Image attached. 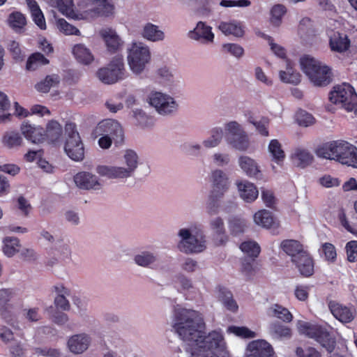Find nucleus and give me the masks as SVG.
Listing matches in <instances>:
<instances>
[{
    "instance_id": "nucleus-1",
    "label": "nucleus",
    "mask_w": 357,
    "mask_h": 357,
    "mask_svg": "<svg viewBox=\"0 0 357 357\" xmlns=\"http://www.w3.org/2000/svg\"><path fill=\"white\" fill-rule=\"evenodd\" d=\"M172 326L179 337L186 342L187 357H231L220 329L204 332L206 324L199 311L177 307L174 311Z\"/></svg>"
},
{
    "instance_id": "nucleus-2",
    "label": "nucleus",
    "mask_w": 357,
    "mask_h": 357,
    "mask_svg": "<svg viewBox=\"0 0 357 357\" xmlns=\"http://www.w3.org/2000/svg\"><path fill=\"white\" fill-rule=\"evenodd\" d=\"M139 165V157L136 151L126 149L123 152L121 165L111 166L100 165L96 168V173L100 176L112 179H123L130 177Z\"/></svg>"
},
{
    "instance_id": "nucleus-3",
    "label": "nucleus",
    "mask_w": 357,
    "mask_h": 357,
    "mask_svg": "<svg viewBox=\"0 0 357 357\" xmlns=\"http://www.w3.org/2000/svg\"><path fill=\"white\" fill-rule=\"evenodd\" d=\"M178 249L185 254L202 252L206 248V240L199 225H190L179 229Z\"/></svg>"
},
{
    "instance_id": "nucleus-4",
    "label": "nucleus",
    "mask_w": 357,
    "mask_h": 357,
    "mask_svg": "<svg viewBox=\"0 0 357 357\" xmlns=\"http://www.w3.org/2000/svg\"><path fill=\"white\" fill-rule=\"evenodd\" d=\"M300 66L303 72L315 86H326L331 82V69L325 63L310 55H304L301 57Z\"/></svg>"
},
{
    "instance_id": "nucleus-5",
    "label": "nucleus",
    "mask_w": 357,
    "mask_h": 357,
    "mask_svg": "<svg viewBox=\"0 0 357 357\" xmlns=\"http://www.w3.org/2000/svg\"><path fill=\"white\" fill-rule=\"evenodd\" d=\"M209 181L211 184L208 202L207 204L208 213L211 215L216 214L220 207V201L230 185L229 176L220 169L213 170L209 175Z\"/></svg>"
},
{
    "instance_id": "nucleus-6",
    "label": "nucleus",
    "mask_w": 357,
    "mask_h": 357,
    "mask_svg": "<svg viewBox=\"0 0 357 357\" xmlns=\"http://www.w3.org/2000/svg\"><path fill=\"white\" fill-rule=\"evenodd\" d=\"M151 53L149 47L142 42H133L127 48V63L135 75H142L150 63Z\"/></svg>"
},
{
    "instance_id": "nucleus-7",
    "label": "nucleus",
    "mask_w": 357,
    "mask_h": 357,
    "mask_svg": "<svg viewBox=\"0 0 357 357\" xmlns=\"http://www.w3.org/2000/svg\"><path fill=\"white\" fill-rule=\"evenodd\" d=\"M354 146V145L347 141H333L319 146L316 151V154L319 158L335 160L347 165Z\"/></svg>"
},
{
    "instance_id": "nucleus-8",
    "label": "nucleus",
    "mask_w": 357,
    "mask_h": 357,
    "mask_svg": "<svg viewBox=\"0 0 357 357\" xmlns=\"http://www.w3.org/2000/svg\"><path fill=\"white\" fill-rule=\"evenodd\" d=\"M146 101L162 116H173L179 108V103L175 97L160 90L151 91L147 96Z\"/></svg>"
},
{
    "instance_id": "nucleus-9",
    "label": "nucleus",
    "mask_w": 357,
    "mask_h": 357,
    "mask_svg": "<svg viewBox=\"0 0 357 357\" xmlns=\"http://www.w3.org/2000/svg\"><path fill=\"white\" fill-rule=\"evenodd\" d=\"M223 132L228 145L235 150L246 151L250 145L249 137L242 124L229 121L224 124Z\"/></svg>"
},
{
    "instance_id": "nucleus-10",
    "label": "nucleus",
    "mask_w": 357,
    "mask_h": 357,
    "mask_svg": "<svg viewBox=\"0 0 357 357\" xmlns=\"http://www.w3.org/2000/svg\"><path fill=\"white\" fill-rule=\"evenodd\" d=\"M329 100L347 112L356 113L357 94L354 87L348 83L335 86L329 93Z\"/></svg>"
},
{
    "instance_id": "nucleus-11",
    "label": "nucleus",
    "mask_w": 357,
    "mask_h": 357,
    "mask_svg": "<svg viewBox=\"0 0 357 357\" xmlns=\"http://www.w3.org/2000/svg\"><path fill=\"white\" fill-rule=\"evenodd\" d=\"M99 80L107 84H112L127 77L123 56L117 54L105 67L100 68L96 73Z\"/></svg>"
},
{
    "instance_id": "nucleus-12",
    "label": "nucleus",
    "mask_w": 357,
    "mask_h": 357,
    "mask_svg": "<svg viewBox=\"0 0 357 357\" xmlns=\"http://www.w3.org/2000/svg\"><path fill=\"white\" fill-rule=\"evenodd\" d=\"M297 328L301 334L315 340L329 353L335 348V340L326 328L312 323L298 321Z\"/></svg>"
},
{
    "instance_id": "nucleus-13",
    "label": "nucleus",
    "mask_w": 357,
    "mask_h": 357,
    "mask_svg": "<svg viewBox=\"0 0 357 357\" xmlns=\"http://www.w3.org/2000/svg\"><path fill=\"white\" fill-rule=\"evenodd\" d=\"M66 142L64 151L67 155L75 161H80L84 158V148L81 140L76 125L67 123L65 125Z\"/></svg>"
},
{
    "instance_id": "nucleus-14",
    "label": "nucleus",
    "mask_w": 357,
    "mask_h": 357,
    "mask_svg": "<svg viewBox=\"0 0 357 357\" xmlns=\"http://www.w3.org/2000/svg\"><path fill=\"white\" fill-rule=\"evenodd\" d=\"M47 3L56 8L63 15L75 20H84L87 18L89 14L84 12L78 7L75 8L73 0H46Z\"/></svg>"
},
{
    "instance_id": "nucleus-15",
    "label": "nucleus",
    "mask_w": 357,
    "mask_h": 357,
    "mask_svg": "<svg viewBox=\"0 0 357 357\" xmlns=\"http://www.w3.org/2000/svg\"><path fill=\"white\" fill-rule=\"evenodd\" d=\"M187 36L192 40L204 45L213 43L215 39L213 28L203 21L197 22L195 26L188 32Z\"/></svg>"
},
{
    "instance_id": "nucleus-16",
    "label": "nucleus",
    "mask_w": 357,
    "mask_h": 357,
    "mask_svg": "<svg viewBox=\"0 0 357 357\" xmlns=\"http://www.w3.org/2000/svg\"><path fill=\"white\" fill-rule=\"evenodd\" d=\"M96 135H108L114 139L115 144L122 142L123 132L120 123L113 119H105L100 121L95 130Z\"/></svg>"
},
{
    "instance_id": "nucleus-17",
    "label": "nucleus",
    "mask_w": 357,
    "mask_h": 357,
    "mask_svg": "<svg viewBox=\"0 0 357 357\" xmlns=\"http://www.w3.org/2000/svg\"><path fill=\"white\" fill-rule=\"evenodd\" d=\"M75 185L82 190H99L102 187L100 179L96 174L89 172H79L73 178Z\"/></svg>"
},
{
    "instance_id": "nucleus-18",
    "label": "nucleus",
    "mask_w": 357,
    "mask_h": 357,
    "mask_svg": "<svg viewBox=\"0 0 357 357\" xmlns=\"http://www.w3.org/2000/svg\"><path fill=\"white\" fill-rule=\"evenodd\" d=\"M156 76L163 86L172 89L180 83V76L177 69L173 66L163 65L156 70Z\"/></svg>"
},
{
    "instance_id": "nucleus-19",
    "label": "nucleus",
    "mask_w": 357,
    "mask_h": 357,
    "mask_svg": "<svg viewBox=\"0 0 357 357\" xmlns=\"http://www.w3.org/2000/svg\"><path fill=\"white\" fill-rule=\"evenodd\" d=\"M99 35L102 39L108 52L114 54L123 48V41L114 29L110 27L102 28L99 31Z\"/></svg>"
},
{
    "instance_id": "nucleus-20",
    "label": "nucleus",
    "mask_w": 357,
    "mask_h": 357,
    "mask_svg": "<svg viewBox=\"0 0 357 357\" xmlns=\"http://www.w3.org/2000/svg\"><path fill=\"white\" fill-rule=\"evenodd\" d=\"M329 309L334 317L342 324L351 323L356 315V308L351 305L330 302Z\"/></svg>"
},
{
    "instance_id": "nucleus-21",
    "label": "nucleus",
    "mask_w": 357,
    "mask_h": 357,
    "mask_svg": "<svg viewBox=\"0 0 357 357\" xmlns=\"http://www.w3.org/2000/svg\"><path fill=\"white\" fill-rule=\"evenodd\" d=\"M20 129L22 137L31 143L38 144L44 142V129L40 126L24 121L20 124Z\"/></svg>"
},
{
    "instance_id": "nucleus-22",
    "label": "nucleus",
    "mask_w": 357,
    "mask_h": 357,
    "mask_svg": "<svg viewBox=\"0 0 357 357\" xmlns=\"http://www.w3.org/2000/svg\"><path fill=\"white\" fill-rule=\"evenodd\" d=\"M289 159L294 166L305 169L312 165L314 156L309 149L297 146L291 150Z\"/></svg>"
},
{
    "instance_id": "nucleus-23",
    "label": "nucleus",
    "mask_w": 357,
    "mask_h": 357,
    "mask_svg": "<svg viewBox=\"0 0 357 357\" xmlns=\"http://www.w3.org/2000/svg\"><path fill=\"white\" fill-rule=\"evenodd\" d=\"M238 165L246 176L255 178H261L262 174L259 164L250 156L240 155L238 158Z\"/></svg>"
},
{
    "instance_id": "nucleus-24",
    "label": "nucleus",
    "mask_w": 357,
    "mask_h": 357,
    "mask_svg": "<svg viewBox=\"0 0 357 357\" xmlns=\"http://www.w3.org/2000/svg\"><path fill=\"white\" fill-rule=\"evenodd\" d=\"M253 221L259 227L273 231L280 226L278 219L271 211L266 209L257 211L253 215Z\"/></svg>"
},
{
    "instance_id": "nucleus-25",
    "label": "nucleus",
    "mask_w": 357,
    "mask_h": 357,
    "mask_svg": "<svg viewBox=\"0 0 357 357\" xmlns=\"http://www.w3.org/2000/svg\"><path fill=\"white\" fill-rule=\"evenodd\" d=\"M43 135L44 142L59 146L61 144L63 127L57 121L51 120L47 123Z\"/></svg>"
},
{
    "instance_id": "nucleus-26",
    "label": "nucleus",
    "mask_w": 357,
    "mask_h": 357,
    "mask_svg": "<svg viewBox=\"0 0 357 357\" xmlns=\"http://www.w3.org/2000/svg\"><path fill=\"white\" fill-rule=\"evenodd\" d=\"M240 197L247 203L253 202L259 195L257 186L247 180H241L236 182Z\"/></svg>"
},
{
    "instance_id": "nucleus-27",
    "label": "nucleus",
    "mask_w": 357,
    "mask_h": 357,
    "mask_svg": "<svg viewBox=\"0 0 357 357\" xmlns=\"http://www.w3.org/2000/svg\"><path fill=\"white\" fill-rule=\"evenodd\" d=\"M114 5L109 0H102L91 8L84 10V12H87L89 14V16L86 20H89L96 16L105 17H112L114 15Z\"/></svg>"
},
{
    "instance_id": "nucleus-28",
    "label": "nucleus",
    "mask_w": 357,
    "mask_h": 357,
    "mask_svg": "<svg viewBox=\"0 0 357 357\" xmlns=\"http://www.w3.org/2000/svg\"><path fill=\"white\" fill-rule=\"evenodd\" d=\"M329 46L333 52L342 53L348 50L350 47V40L348 36L338 31H328Z\"/></svg>"
},
{
    "instance_id": "nucleus-29",
    "label": "nucleus",
    "mask_w": 357,
    "mask_h": 357,
    "mask_svg": "<svg viewBox=\"0 0 357 357\" xmlns=\"http://www.w3.org/2000/svg\"><path fill=\"white\" fill-rule=\"evenodd\" d=\"M218 29L227 36H232L236 38H242L245 34L244 25L241 22L235 20L220 22Z\"/></svg>"
},
{
    "instance_id": "nucleus-30",
    "label": "nucleus",
    "mask_w": 357,
    "mask_h": 357,
    "mask_svg": "<svg viewBox=\"0 0 357 357\" xmlns=\"http://www.w3.org/2000/svg\"><path fill=\"white\" fill-rule=\"evenodd\" d=\"M141 35L146 40L158 43L165 39V33L160 27L151 22H146L142 29Z\"/></svg>"
},
{
    "instance_id": "nucleus-31",
    "label": "nucleus",
    "mask_w": 357,
    "mask_h": 357,
    "mask_svg": "<svg viewBox=\"0 0 357 357\" xmlns=\"http://www.w3.org/2000/svg\"><path fill=\"white\" fill-rule=\"evenodd\" d=\"M91 343V337L85 333L73 335L68 341L69 350L75 354L85 351Z\"/></svg>"
},
{
    "instance_id": "nucleus-32",
    "label": "nucleus",
    "mask_w": 357,
    "mask_h": 357,
    "mask_svg": "<svg viewBox=\"0 0 357 357\" xmlns=\"http://www.w3.org/2000/svg\"><path fill=\"white\" fill-rule=\"evenodd\" d=\"M1 142L2 146L8 150H17L24 144L21 132L17 130H8L2 135Z\"/></svg>"
},
{
    "instance_id": "nucleus-33",
    "label": "nucleus",
    "mask_w": 357,
    "mask_h": 357,
    "mask_svg": "<svg viewBox=\"0 0 357 357\" xmlns=\"http://www.w3.org/2000/svg\"><path fill=\"white\" fill-rule=\"evenodd\" d=\"M285 69L280 70L278 73L280 80L286 84L296 85L301 82L299 73L294 70L293 63L287 59L285 61Z\"/></svg>"
},
{
    "instance_id": "nucleus-34",
    "label": "nucleus",
    "mask_w": 357,
    "mask_h": 357,
    "mask_svg": "<svg viewBox=\"0 0 357 357\" xmlns=\"http://www.w3.org/2000/svg\"><path fill=\"white\" fill-rule=\"evenodd\" d=\"M246 349L261 357H272L274 351L272 346L264 340H257L250 342Z\"/></svg>"
},
{
    "instance_id": "nucleus-35",
    "label": "nucleus",
    "mask_w": 357,
    "mask_h": 357,
    "mask_svg": "<svg viewBox=\"0 0 357 357\" xmlns=\"http://www.w3.org/2000/svg\"><path fill=\"white\" fill-rule=\"evenodd\" d=\"M292 262L296 266L302 275L309 277L313 274L314 261L308 252L303 254L298 258H294Z\"/></svg>"
},
{
    "instance_id": "nucleus-36",
    "label": "nucleus",
    "mask_w": 357,
    "mask_h": 357,
    "mask_svg": "<svg viewBox=\"0 0 357 357\" xmlns=\"http://www.w3.org/2000/svg\"><path fill=\"white\" fill-rule=\"evenodd\" d=\"M268 152L272 162L279 166L282 165L286 158V154L282 144L278 139H274L269 142Z\"/></svg>"
},
{
    "instance_id": "nucleus-37",
    "label": "nucleus",
    "mask_w": 357,
    "mask_h": 357,
    "mask_svg": "<svg viewBox=\"0 0 357 357\" xmlns=\"http://www.w3.org/2000/svg\"><path fill=\"white\" fill-rule=\"evenodd\" d=\"M281 248L285 253L291 257V261L294 258H298L303 254L307 252L300 242L295 240H285L282 242Z\"/></svg>"
},
{
    "instance_id": "nucleus-38",
    "label": "nucleus",
    "mask_w": 357,
    "mask_h": 357,
    "mask_svg": "<svg viewBox=\"0 0 357 357\" xmlns=\"http://www.w3.org/2000/svg\"><path fill=\"white\" fill-rule=\"evenodd\" d=\"M73 54L79 63L84 65H89L94 60L91 51L84 44L74 45Z\"/></svg>"
},
{
    "instance_id": "nucleus-39",
    "label": "nucleus",
    "mask_w": 357,
    "mask_h": 357,
    "mask_svg": "<svg viewBox=\"0 0 357 357\" xmlns=\"http://www.w3.org/2000/svg\"><path fill=\"white\" fill-rule=\"evenodd\" d=\"M266 314L270 317H276L284 322L289 323L293 319L290 311L279 304H273L266 309Z\"/></svg>"
},
{
    "instance_id": "nucleus-40",
    "label": "nucleus",
    "mask_w": 357,
    "mask_h": 357,
    "mask_svg": "<svg viewBox=\"0 0 357 357\" xmlns=\"http://www.w3.org/2000/svg\"><path fill=\"white\" fill-rule=\"evenodd\" d=\"M223 135L222 128H213L209 132V136L202 141V146L206 149L216 148L221 144Z\"/></svg>"
},
{
    "instance_id": "nucleus-41",
    "label": "nucleus",
    "mask_w": 357,
    "mask_h": 357,
    "mask_svg": "<svg viewBox=\"0 0 357 357\" xmlns=\"http://www.w3.org/2000/svg\"><path fill=\"white\" fill-rule=\"evenodd\" d=\"M21 243L20 240L13 236H6L2 239V252L8 257H12L20 252Z\"/></svg>"
},
{
    "instance_id": "nucleus-42",
    "label": "nucleus",
    "mask_w": 357,
    "mask_h": 357,
    "mask_svg": "<svg viewBox=\"0 0 357 357\" xmlns=\"http://www.w3.org/2000/svg\"><path fill=\"white\" fill-rule=\"evenodd\" d=\"M298 32L303 40H307L317 35V29L310 18L304 17L300 21Z\"/></svg>"
},
{
    "instance_id": "nucleus-43",
    "label": "nucleus",
    "mask_w": 357,
    "mask_h": 357,
    "mask_svg": "<svg viewBox=\"0 0 357 357\" xmlns=\"http://www.w3.org/2000/svg\"><path fill=\"white\" fill-rule=\"evenodd\" d=\"M287 11V8L282 4L278 3L273 5L269 11L270 24L275 28L280 26Z\"/></svg>"
},
{
    "instance_id": "nucleus-44",
    "label": "nucleus",
    "mask_w": 357,
    "mask_h": 357,
    "mask_svg": "<svg viewBox=\"0 0 357 357\" xmlns=\"http://www.w3.org/2000/svg\"><path fill=\"white\" fill-rule=\"evenodd\" d=\"M209 227L220 243L226 242L225 227L223 220L220 217H213L209 220Z\"/></svg>"
},
{
    "instance_id": "nucleus-45",
    "label": "nucleus",
    "mask_w": 357,
    "mask_h": 357,
    "mask_svg": "<svg viewBox=\"0 0 357 357\" xmlns=\"http://www.w3.org/2000/svg\"><path fill=\"white\" fill-rule=\"evenodd\" d=\"M134 261L139 266L153 268L157 262V257L151 252L142 251L135 256Z\"/></svg>"
},
{
    "instance_id": "nucleus-46",
    "label": "nucleus",
    "mask_w": 357,
    "mask_h": 357,
    "mask_svg": "<svg viewBox=\"0 0 357 357\" xmlns=\"http://www.w3.org/2000/svg\"><path fill=\"white\" fill-rule=\"evenodd\" d=\"M8 26L16 33H20L26 24L25 16L20 12L11 13L8 17Z\"/></svg>"
},
{
    "instance_id": "nucleus-47",
    "label": "nucleus",
    "mask_w": 357,
    "mask_h": 357,
    "mask_svg": "<svg viewBox=\"0 0 357 357\" xmlns=\"http://www.w3.org/2000/svg\"><path fill=\"white\" fill-rule=\"evenodd\" d=\"M15 291L11 289H0V312L5 316L12 308L11 300L15 296Z\"/></svg>"
},
{
    "instance_id": "nucleus-48",
    "label": "nucleus",
    "mask_w": 357,
    "mask_h": 357,
    "mask_svg": "<svg viewBox=\"0 0 357 357\" xmlns=\"http://www.w3.org/2000/svg\"><path fill=\"white\" fill-rule=\"evenodd\" d=\"M268 330V333L276 338H286L291 336L290 328L278 321L270 323Z\"/></svg>"
},
{
    "instance_id": "nucleus-49",
    "label": "nucleus",
    "mask_w": 357,
    "mask_h": 357,
    "mask_svg": "<svg viewBox=\"0 0 357 357\" xmlns=\"http://www.w3.org/2000/svg\"><path fill=\"white\" fill-rule=\"evenodd\" d=\"M10 101L8 96L0 91V123H5L11 120L12 114L10 113Z\"/></svg>"
},
{
    "instance_id": "nucleus-50",
    "label": "nucleus",
    "mask_w": 357,
    "mask_h": 357,
    "mask_svg": "<svg viewBox=\"0 0 357 357\" xmlns=\"http://www.w3.org/2000/svg\"><path fill=\"white\" fill-rule=\"evenodd\" d=\"M317 183L323 188L335 189L340 186L341 180L335 176L325 173L317 178Z\"/></svg>"
},
{
    "instance_id": "nucleus-51",
    "label": "nucleus",
    "mask_w": 357,
    "mask_h": 357,
    "mask_svg": "<svg viewBox=\"0 0 357 357\" xmlns=\"http://www.w3.org/2000/svg\"><path fill=\"white\" fill-rule=\"evenodd\" d=\"M49 63V60L40 53H33L27 59L26 69L34 71L39 68Z\"/></svg>"
},
{
    "instance_id": "nucleus-52",
    "label": "nucleus",
    "mask_w": 357,
    "mask_h": 357,
    "mask_svg": "<svg viewBox=\"0 0 357 357\" xmlns=\"http://www.w3.org/2000/svg\"><path fill=\"white\" fill-rule=\"evenodd\" d=\"M59 81L60 79L58 75H48L43 80L38 82L35 85V89L39 92L47 93L52 87L56 86Z\"/></svg>"
},
{
    "instance_id": "nucleus-53",
    "label": "nucleus",
    "mask_w": 357,
    "mask_h": 357,
    "mask_svg": "<svg viewBox=\"0 0 357 357\" xmlns=\"http://www.w3.org/2000/svg\"><path fill=\"white\" fill-rule=\"evenodd\" d=\"M134 116L137 123L144 128H151L154 126L155 119L142 109L134 110Z\"/></svg>"
},
{
    "instance_id": "nucleus-54",
    "label": "nucleus",
    "mask_w": 357,
    "mask_h": 357,
    "mask_svg": "<svg viewBox=\"0 0 357 357\" xmlns=\"http://www.w3.org/2000/svg\"><path fill=\"white\" fill-rule=\"evenodd\" d=\"M227 333L241 338H253L256 337L255 332L245 326H230L227 328Z\"/></svg>"
},
{
    "instance_id": "nucleus-55",
    "label": "nucleus",
    "mask_w": 357,
    "mask_h": 357,
    "mask_svg": "<svg viewBox=\"0 0 357 357\" xmlns=\"http://www.w3.org/2000/svg\"><path fill=\"white\" fill-rule=\"evenodd\" d=\"M295 120L300 126L308 127L315 122L314 116L303 109H298L295 114Z\"/></svg>"
},
{
    "instance_id": "nucleus-56",
    "label": "nucleus",
    "mask_w": 357,
    "mask_h": 357,
    "mask_svg": "<svg viewBox=\"0 0 357 357\" xmlns=\"http://www.w3.org/2000/svg\"><path fill=\"white\" fill-rule=\"evenodd\" d=\"M247 227V222L244 219L234 218L229 222V230L234 236H238L243 233Z\"/></svg>"
},
{
    "instance_id": "nucleus-57",
    "label": "nucleus",
    "mask_w": 357,
    "mask_h": 357,
    "mask_svg": "<svg viewBox=\"0 0 357 357\" xmlns=\"http://www.w3.org/2000/svg\"><path fill=\"white\" fill-rule=\"evenodd\" d=\"M56 26L59 31L65 35H79L80 32L78 29L71 25L63 18L56 19Z\"/></svg>"
},
{
    "instance_id": "nucleus-58",
    "label": "nucleus",
    "mask_w": 357,
    "mask_h": 357,
    "mask_svg": "<svg viewBox=\"0 0 357 357\" xmlns=\"http://www.w3.org/2000/svg\"><path fill=\"white\" fill-rule=\"evenodd\" d=\"M240 248L242 252L246 253L250 257H257L260 252L259 245L256 242L251 241L242 243Z\"/></svg>"
},
{
    "instance_id": "nucleus-59",
    "label": "nucleus",
    "mask_w": 357,
    "mask_h": 357,
    "mask_svg": "<svg viewBox=\"0 0 357 357\" xmlns=\"http://www.w3.org/2000/svg\"><path fill=\"white\" fill-rule=\"evenodd\" d=\"M211 162L218 167H225L229 164L230 156L227 153L215 152L211 157Z\"/></svg>"
},
{
    "instance_id": "nucleus-60",
    "label": "nucleus",
    "mask_w": 357,
    "mask_h": 357,
    "mask_svg": "<svg viewBox=\"0 0 357 357\" xmlns=\"http://www.w3.org/2000/svg\"><path fill=\"white\" fill-rule=\"evenodd\" d=\"M8 48L10 52L12 54L13 58L16 61H21L24 59L25 55L17 42L15 40L10 41L8 45Z\"/></svg>"
},
{
    "instance_id": "nucleus-61",
    "label": "nucleus",
    "mask_w": 357,
    "mask_h": 357,
    "mask_svg": "<svg viewBox=\"0 0 357 357\" xmlns=\"http://www.w3.org/2000/svg\"><path fill=\"white\" fill-rule=\"evenodd\" d=\"M225 52L230 54L236 58H241L244 54V49L238 44L227 43L223 45Z\"/></svg>"
},
{
    "instance_id": "nucleus-62",
    "label": "nucleus",
    "mask_w": 357,
    "mask_h": 357,
    "mask_svg": "<svg viewBox=\"0 0 357 357\" xmlns=\"http://www.w3.org/2000/svg\"><path fill=\"white\" fill-rule=\"evenodd\" d=\"M321 252L323 253L325 259L328 261L333 262L337 257L335 246L329 243H325L322 245Z\"/></svg>"
},
{
    "instance_id": "nucleus-63",
    "label": "nucleus",
    "mask_w": 357,
    "mask_h": 357,
    "mask_svg": "<svg viewBox=\"0 0 357 357\" xmlns=\"http://www.w3.org/2000/svg\"><path fill=\"white\" fill-rule=\"evenodd\" d=\"M254 75L255 78L258 82L268 86H271L273 85V79L267 76L264 70L260 66H257L255 68Z\"/></svg>"
},
{
    "instance_id": "nucleus-64",
    "label": "nucleus",
    "mask_w": 357,
    "mask_h": 357,
    "mask_svg": "<svg viewBox=\"0 0 357 357\" xmlns=\"http://www.w3.org/2000/svg\"><path fill=\"white\" fill-rule=\"evenodd\" d=\"M346 250L347 255V259L350 262L357 261V241H351L347 243Z\"/></svg>"
}]
</instances>
